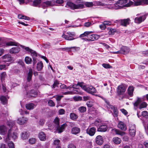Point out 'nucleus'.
Listing matches in <instances>:
<instances>
[{"label": "nucleus", "instance_id": "nucleus-25", "mask_svg": "<svg viewBox=\"0 0 148 148\" xmlns=\"http://www.w3.org/2000/svg\"><path fill=\"white\" fill-rule=\"evenodd\" d=\"M33 74V72L32 69H29L27 77V80L28 82H29L31 80Z\"/></svg>", "mask_w": 148, "mask_h": 148}, {"label": "nucleus", "instance_id": "nucleus-11", "mask_svg": "<svg viewBox=\"0 0 148 148\" xmlns=\"http://www.w3.org/2000/svg\"><path fill=\"white\" fill-rule=\"evenodd\" d=\"M134 87L132 86H130L127 90V92L129 96L132 97L133 96Z\"/></svg>", "mask_w": 148, "mask_h": 148}, {"label": "nucleus", "instance_id": "nucleus-33", "mask_svg": "<svg viewBox=\"0 0 148 148\" xmlns=\"http://www.w3.org/2000/svg\"><path fill=\"white\" fill-rule=\"evenodd\" d=\"M18 18L19 19H23L25 20H29L30 18L29 17L26 16L22 15V14H19L18 15Z\"/></svg>", "mask_w": 148, "mask_h": 148}, {"label": "nucleus", "instance_id": "nucleus-9", "mask_svg": "<svg viewBox=\"0 0 148 148\" xmlns=\"http://www.w3.org/2000/svg\"><path fill=\"white\" fill-rule=\"evenodd\" d=\"M96 128L94 127L88 128L86 130V133L91 136H93L96 132Z\"/></svg>", "mask_w": 148, "mask_h": 148}, {"label": "nucleus", "instance_id": "nucleus-49", "mask_svg": "<svg viewBox=\"0 0 148 148\" xmlns=\"http://www.w3.org/2000/svg\"><path fill=\"white\" fill-rule=\"evenodd\" d=\"M93 6L102 5V3L100 1H95L93 2Z\"/></svg>", "mask_w": 148, "mask_h": 148}, {"label": "nucleus", "instance_id": "nucleus-2", "mask_svg": "<svg viewBox=\"0 0 148 148\" xmlns=\"http://www.w3.org/2000/svg\"><path fill=\"white\" fill-rule=\"evenodd\" d=\"M77 85L79 86L83 89L88 93L93 94L96 92L95 89L92 86H90L87 87L84 85L83 82H78Z\"/></svg>", "mask_w": 148, "mask_h": 148}, {"label": "nucleus", "instance_id": "nucleus-17", "mask_svg": "<svg viewBox=\"0 0 148 148\" xmlns=\"http://www.w3.org/2000/svg\"><path fill=\"white\" fill-rule=\"evenodd\" d=\"M146 18V16L145 15L143 16L139 17H136L134 19L135 23H139L142 21H143Z\"/></svg>", "mask_w": 148, "mask_h": 148}, {"label": "nucleus", "instance_id": "nucleus-18", "mask_svg": "<svg viewBox=\"0 0 148 148\" xmlns=\"http://www.w3.org/2000/svg\"><path fill=\"white\" fill-rule=\"evenodd\" d=\"M88 38H89L88 40H89L93 41L98 39L99 38V36L97 35L93 34L90 35H89L88 36Z\"/></svg>", "mask_w": 148, "mask_h": 148}, {"label": "nucleus", "instance_id": "nucleus-44", "mask_svg": "<svg viewBox=\"0 0 148 148\" xmlns=\"http://www.w3.org/2000/svg\"><path fill=\"white\" fill-rule=\"evenodd\" d=\"M60 87L61 88L63 89H71V88H72V87L69 86L68 87H66V86L64 84H61L60 86Z\"/></svg>", "mask_w": 148, "mask_h": 148}, {"label": "nucleus", "instance_id": "nucleus-42", "mask_svg": "<svg viewBox=\"0 0 148 148\" xmlns=\"http://www.w3.org/2000/svg\"><path fill=\"white\" fill-rule=\"evenodd\" d=\"M147 106V103L145 102H143L140 104L139 108L140 109H141L143 108L146 107Z\"/></svg>", "mask_w": 148, "mask_h": 148}, {"label": "nucleus", "instance_id": "nucleus-5", "mask_svg": "<svg viewBox=\"0 0 148 148\" xmlns=\"http://www.w3.org/2000/svg\"><path fill=\"white\" fill-rule=\"evenodd\" d=\"M126 88L123 85H120L118 86L117 88L116 92L119 95H123L125 92Z\"/></svg>", "mask_w": 148, "mask_h": 148}, {"label": "nucleus", "instance_id": "nucleus-60", "mask_svg": "<svg viewBox=\"0 0 148 148\" xmlns=\"http://www.w3.org/2000/svg\"><path fill=\"white\" fill-rule=\"evenodd\" d=\"M91 98L89 96H85L83 97V100L84 101H87L88 100H91Z\"/></svg>", "mask_w": 148, "mask_h": 148}, {"label": "nucleus", "instance_id": "nucleus-12", "mask_svg": "<svg viewBox=\"0 0 148 148\" xmlns=\"http://www.w3.org/2000/svg\"><path fill=\"white\" fill-rule=\"evenodd\" d=\"M120 49L121 51V54H126L128 53L130 51L129 48L125 46H122Z\"/></svg>", "mask_w": 148, "mask_h": 148}, {"label": "nucleus", "instance_id": "nucleus-51", "mask_svg": "<svg viewBox=\"0 0 148 148\" xmlns=\"http://www.w3.org/2000/svg\"><path fill=\"white\" fill-rule=\"evenodd\" d=\"M136 130H129V132L130 135L132 137L135 136L136 134Z\"/></svg>", "mask_w": 148, "mask_h": 148}, {"label": "nucleus", "instance_id": "nucleus-30", "mask_svg": "<svg viewBox=\"0 0 148 148\" xmlns=\"http://www.w3.org/2000/svg\"><path fill=\"white\" fill-rule=\"evenodd\" d=\"M70 118L72 120H76L78 117V116L74 113H71L70 114Z\"/></svg>", "mask_w": 148, "mask_h": 148}, {"label": "nucleus", "instance_id": "nucleus-59", "mask_svg": "<svg viewBox=\"0 0 148 148\" xmlns=\"http://www.w3.org/2000/svg\"><path fill=\"white\" fill-rule=\"evenodd\" d=\"M45 122V120L41 119H40L38 122V123L39 125H43L44 124Z\"/></svg>", "mask_w": 148, "mask_h": 148}, {"label": "nucleus", "instance_id": "nucleus-15", "mask_svg": "<svg viewBox=\"0 0 148 148\" xmlns=\"http://www.w3.org/2000/svg\"><path fill=\"white\" fill-rule=\"evenodd\" d=\"M80 131L81 130L79 128L75 127L72 129L71 133L73 134L77 135L79 134Z\"/></svg>", "mask_w": 148, "mask_h": 148}, {"label": "nucleus", "instance_id": "nucleus-19", "mask_svg": "<svg viewBox=\"0 0 148 148\" xmlns=\"http://www.w3.org/2000/svg\"><path fill=\"white\" fill-rule=\"evenodd\" d=\"M118 127L123 130L125 131L126 130L125 124L123 122H119L118 124Z\"/></svg>", "mask_w": 148, "mask_h": 148}, {"label": "nucleus", "instance_id": "nucleus-56", "mask_svg": "<svg viewBox=\"0 0 148 148\" xmlns=\"http://www.w3.org/2000/svg\"><path fill=\"white\" fill-rule=\"evenodd\" d=\"M142 115L146 118L148 117V112L147 111H144L142 112Z\"/></svg>", "mask_w": 148, "mask_h": 148}, {"label": "nucleus", "instance_id": "nucleus-26", "mask_svg": "<svg viewBox=\"0 0 148 148\" xmlns=\"http://www.w3.org/2000/svg\"><path fill=\"white\" fill-rule=\"evenodd\" d=\"M141 102V99L140 98L138 97L137 101L134 103V109L136 110L137 107L140 104Z\"/></svg>", "mask_w": 148, "mask_h": 148}, {"label": "nucleus", "instance_id": "nucleus-62", "mask_svg": "<svg viewBox=\"0 0 148 148\" xmlns=\"http://www.w3.org/2000/svg\"><path fill=\"white\" fill-rule=\"evenodd\" d=\"M65 111L63 109H60L59 111V114L62 115L64 114L65 113Z\"/></svg>", "mask_w": 148, "mask_h": 148}, {"label": "nucleus", "instance_id": "nucleus-4", "mask_svg": "<svg viewBox=\"0 0 148 148\" xmlns=\"http://www.w3.org/2000/svg\"><path fill=\"white\" fill-rule=\"evenodd\" d=\"M66 34V35L63 34L62 35V37L66 40H73L75 39L73 37L75 36L74 32H67Z\"/></svg>", "mask_w": 148, "mask_h": 148}, {"label": "nucleus", "instance_id": "nucleus-47", "mask_svg": "<svg viewBox=\"0 0 148 148\" xmlns=\"http://www.w3.org/2000/svg\"><path fill=\"white\" fill-rule=\"evenodd\" d=\"M29 141V143L31 144H33L35 143L36 141V139L35 138H30Z\"/></svg>", "mask_w": 148, "mask_h": 148}, {"label": "nucleus", "instance_id": "nucleus-20", "mask_svg": "<svg viewBox=\"0 0 148 148\" xmlns=\"http://www.w3.org/2000/svg\"><path fill=\"white\" fill-rule=\"evenodd\" d=\"M67 124L66 123L63 124L60 127H57L56 128L57 130L58 131V133H61L64 130L65 128L67 126Z\"/></svg>", "mask_w": 148, "mask_h": 148}, {"label": "nucleus", "instance_id": "nucleus-46", "mask_svg": "<svg viewBox=\"0 0 148 148\" xmlns=\"http://www.w3.org/2000/svg\"><path fill=\"white\" fill-rule=\"evenodd\" d=\"M129 130H136V125L134 124H130L129 125Z\"/></svg>", "mask_w": 148, "mask_h": 148}, {"label": "nucleus", "instance_id": "nucleus-14", "mask_svg": "<svg viewBox=\"0 0 148 148\" xmlns=\"http://www.w3.org/2000/svg\"><path fill=\"white\" fill-rule=\"evenodd\" d=\"M27 121V119L26 118L23 117L18 118L17 120V123L20 125H23Z\"/></svg>", "mask_w": 148, "mask_h": 148}, {"label": "nucleus", "instance_id": "nucleus-23", "mask_svg": "<svg viewBox=\"0 0 148 148\" xmlns=\"http://www.w3.org/2000/svg\"><path fill=\"white\" fill-rule=\"evenodd\" d=\"M38 137L41 140L44 141L46 140V135L44 132H40L39 134Z\"/></svg>", "mask_w": 148, "mask_h": 148}, {"label": "nucleus", "instance_id": "nucleus-24", "mask_svg": "<svg viewBox=\"0 0 148 148\" xmlns=\"http://www.w3.org/2000/svg\"><path fill=\"white\" fill-rule=\"evenodd\" d=\"M130 19L127 18L120 20L121 25L124 26H126L129 23Z\"/></svg>", "mask_w": 148, "mask_h": 148}, {"label": "nucleus", "instance_id": "nucleus-6", "mask_svg": "<svg viewBox=\"0 0 148 148\" xmlns=\"http://www.w3.org/2000/svg\"><path fill=\"white\" fill-rule=\"evenodd\" d=\"M17 137V134L13 131V128H11L8 131V139L12 138L13 139H15Z\"/></svg>", "mask_w": 148, "mask_h": 148}, {"label": "nucleus", "instance_id": "nucleus-1", "mask_svg": "<svg viewBox=\"0 0 148 148\" xmlns=\"http://www.w3.org/2000/svg\"><path fill=\"white\" fill-rule=\"evenodd\" d=\"M134 2L131 1H129L127 3V0H119L116 4H112L109 6V8L117 10L121 8V6L129 7L133 5Z\"/></svg>", "mask_w": 148, "mask_h": 148}, {"label": "nucleus", "instance_id": "nucleus-43", "mask_svg": "<svg viewBox=\"0 0 148 148\" xmlns=\"http://www.w3.org/2000/svg\"><path fill=\"white\" fill-rule=\"evenodd\" d=\"M94 101L93 100H91L89 101H88L86 103V104L87 106L88 107L91 108L93 106V103Z\"/></svg>", "mask_w": 148, "mask_h": 148}, {"label": "nucleus", "instance_id": "nucleus-40", "mask_svg": "<svg viewBox=\"0 0 148 148\" xmlns=\"http://www.w3.org/2000/svg\"><path fill=\"white\" fill-rule=\"evenodd\" d=\"M84 4L87 7H91L94 6L92 2H86L84 3Z\"/></svg>", "mask_w": 148, "mask_h": 148}, {"label": "nucleus", "instance_id": "nucleus-7", "mask_svg": "<svg viewBox=\"0 0 148 148\" xmlns=\"http://www.w3.org/2000/svg\"><path fill=\"white\" fill-rule=\"evenodd\" d=\"M108 127L106 124L105 123H101L98 128L97 130L99 132H105L107 131Z\"/></svg>", "mask_w": 148, "mask_h": 148}, {"label": "nucleus", "instance_id": "nucleus-61", "mask_svg": "<svg viewBox=\"0 0 148 148\" xmlns=\"http://www.w3.org/2000/svg\"><path fill=\"white\" fill-rule=\"evenodd\" d=\"M54 97H56V100L57 101H60L61 98L63 97V95H56Z\"/></svg>", "mask_w": 148, "mask_h": 148}, {"label": "nucleus", "instance_id": "nucleus-31", "mask_svg": "<svg viewBox=\"0 0 148 148\" xmlns=\"http://www.w3.org/2000/svg\"><path fill=\"white\" fill-rule=\"evenodd\" d=\"M0 100L2 103L4 105L6 104L7 103V99L6 97L2 96L0 97Z\"/></svg>", "mask_w": 148, "mask_h": 148}, {"label": "nucleus", "instance_id": "nucleus-45", "mask_svg": "<svg viewBox=\"0 0 148 148\" xmlns=\"http://www.w3.org/2000/svg\"><path fill=\"white\" fill-rule=\"evenodd\" d=\"M79 111L81 113H84L86 110V107L84 106H81L78 108Z\"/></svg>", "mask_w": 148, "mask_h": 148}, {"label": "nucleus", "instance_id": "nucleus-48", "mask_svg": "<svg viewBox=\"0 0 148 148\" xmlns=\"http://www.w3.org/2000/svg\"><path fill=\"white\" fill-rule=\"evenodd\" d=\"M7 45L9 46H18V43L10 41L7 42Z\"/></svg>", "mask_w": 148, "mask_h": 148}, {"label": "nucleus", "instance_id": "nucleus-13", "mask_svg": "<svg viewBox=\"0 0 148 148\" xmlns=\"http://www.w3.org/2000/svg\"><path fill=\"white\" fill-rule=\"evenodd\" d=\"M4 62H10L12 60V58L9 54H6L2 57Z\"/></svg>", "mask_w": 148, "mask_h": 148}, {"label": "nucleus", "instance_id": "nucleus-21", "mask_svg": "<svg viewBox=\"0 0 148 148\" xmlns=\"http://www.w3.org/2000/svg\"><path fill=\"white\" fill-rule=\"evenodd\" d=\"M20 50V48L18 47H14L10 49V52L11 53L15 54L18 53Z\"/></svg>", "mask_w": 148, "mask_h": 148}, {"label": "nucleus", "instance_id": "nucleus-29", "mask_svg": "<svg viewBox=\"0 0 148 148\" xmlns=\"http://www.w3.org/2000/svg\"><path fill=\"white\" fill-rule=\"evenodd\" d=\"M26 108L28 110H31L33 109L35 107V105L33 103H29L27 104L25 106Z\"/></svg>", "mask_w": 148, "mask_h": 148}, {"label": "nucleus", "instance_id": "nucleus-16", "mask_svg": "<svg viewBox=\"0 0 148 148\" xmlns=\"http://www.w3.org/2000/svg\"><path fill=\"white\" fill-rule=\"evenodd\" d=\"M29 134L28 132L25 131L22 132L21 134V137L23 140L27 139L29 137Z\"/></svg>", "mask_w": 148, "mask_h": 148}, {"label": "nucleus", "instance_id": "nucleus-8", "mask_svg": "<svg viewBox=\"0 0 148 148\" xmlns=\"http://www.w3.org/2000/svg\"><path fill=\"white\" fill-rule=\"evenodd\" d=\"M134 2L135 6L148 4V0H134Z\"/></svg>", "mask_w": 148, "mask_h": 148}, {"label": "nucleus", "instance_id": "nucleus-41", "mask_svg": "<svg viewBox=\"0 0 148 148\" xmlns=\"http://www.w3.org/2000/svg\"><path fill=\"white\" fill-rule=\"evenodd\" d=\"M99 97L101 98L102 99H103L104 100V101H105V102L107 104V107L108 108H110V106H112L110 104L109 102V101L108 100H107L106 99H105L104 98H103L102 97H101V96H99Z\"/></svg>", "mask_w": 148, "mask_h": 148}, {"label": "nucleus", "instance_id": "nucleus-50", "mask_svg": "<svg viewBox=\"0 0 148 148\" xmlns=\"http://www.w3.org/2000/svg\"><path fill=\"white\" fill-rule=\"evenodd\" d=\"M73 99L75 101H79L82 100V97L80 96H75L73 97Z\"/></svg>", "mask_w": 148, "mask_h": 148}, {"label": "nucleus", "instance_id": "nucleus-36", "mask_svg": "<svg viewBox=\"0 0 148 148\" xmlns=\"http://www.w3.org/2000/svg\"><path fill=\"white\" fill-rule=\"evenodd\" d=\"M43 67V64L42 62H38L37 64V69L38 71L41 70Z\"/></svg>", "mask_w": 148, "mask_h": 148}, {"label": "nucleus", "instance_id": "nucleus-37", "mask_svg": "<svg viewBox=\"0 0 148 148\" xmlns=\"http://www.w3.org/2000/svg\"><path fill=\"white\" fill-rule=\"evenodd\" d=\"M41 3V0H34L33 3V5L34 6H37L39 5Z\"/></svg>", "mask_w": 148, "mask_h": 148}, {"label": "nucleus", "instance_id": "nucleus-53", "mask_svg": "<svg viewBox=\"0 0 148 148\" xmlns=\"http://www.w3.org/2000/svg\"><path fill=\"white\" fill-rule=\"evenodd\" d=\"M48 104L50 106L53 107L55 106V104L54 102L52 100H49L48 101Z\"/></svg>", "mask_w": 148, "mask_h": 148}, {"label": "nucleus", "instance_id": "nucleus-54", "mask_svg": "<svg viewBox=\"0 0 148 148\" xmlns=\"http://www.w3.org/2000/svg\"><path fill=\"white\" fill-rule=\"evenodd\" d=\"M30 53L32 56L33 58V57L36 58L37 56V54L35 51L32 50V51L30 52Z\"/></svg>", "mask_w": 148, "mask_h": 148}, {"label": "nucleus", "instance_id": "nucleus-57", "mask_svg": "<svg viewBox=\"0 0 148 148\" xmlns=\"http://www.w3.org/2000/svg\"><path fill=\"white\" fill-rule=\"evenodd\" d=\"M8 145L10 148H14V143L12 142H9L8 143Z\"/></svg>", "mask_w": 148, "mask_h": 148}, {"label": "nucleus", "instance_id": "nucleus-38", "mask_svg": "<svg viewBox=\"0 0 148 148\" xmlns=\"http://www.w3.org/2000/svg\"><path fill=\"white\" fill-rule=\"evenodd\" d=\"M115 132L116 134L119 135L121 136H123L125 134V132L117 129L115 130Z\"/></svg>", "mask_w": 148, "mask_h": 148}, {"label": "nucleus", "instance_id": "nucleus-34", "mask_svg": "<svg viewBox=\"0 0 148 148\" xmlns=\"http://www.w3.org/2000/svg\"><path fill=\"white\" fill-rule=\"evenodd\" d=\"M113 140L115 143L116 144L120 143L121 141V138L117 137L114 138L113 139Z\"/></svg>", "mask_w": 148, "mask_h": 148}, {"label": "nucleus", "instance_id": "nucleus-64", "mask_svg": "<svg viewBox=\"0 0 148 148\" xmlns=\"http://www.w3.org/2000/svg\"><path fill=\"white\" fill-rule=\"evenodd\" d=\"M99 27L102 30L106 28V26L103 23L99 26Z\"/></svg>", "mask_w": 148, "mask_h": 148}, {"label": "nucleus", "instance_id": "nucleus-52", "mask_svg": "<svg viewBox=\"0 0 148 148\" xmlns=\"http://www.w3.org/2000/svg\"><path fill=\"white\" fill-rule=\"evenodd\" d=\"M6 73L5 72H3L1 74L0 76V78H1L2 81L4 80L6 76Z\"/></svg>", "mask_w": 148, "mask_h": 148}, {"label": "nucleus", "instance_id": "nucleus-22", "mask_svg": "<svg viewBox=\"0 0 148 148\" xmlns=\"http://www.w3.org/2000/svg\"><path fill=\"white\" fill-rule=\"evenodd\" d=\"M7 131V128L4 125H2L0 126V134L4 135L6 133Z\"/></svg>", "mask_w": 148, "mask_h": 148}, {"label": "nucleus", "instance_id": "nucleus-10", "mask_svg": "<svg viewBox=\"0 0 148 148\" xmlns=\"http://www.w3.org/2000/svg\"><path fill=\"white\" fill-rule=\"evenodd\" d=\"M95 142L99 145H101L103 142L102 136L100 135L97 136L95 138Z\"/></svg>", "mask_w": 148, "mask_h": 148}, {"label": "nucleus", "instance_id": "nucleus-63", "mask_svg": "<svg viewBox=\"0 0 148 148\" xmlns=\"http://www.w3.org/2000/svg\"><path fill=\"white\" fill-rule=\"evenodd\" d=\"M7 65L5 64H0V69L2 70L5 69Z\"/></svg>", "mask_w": 148, "mask_h": 148}, {"label": "nucleus", "instance_id": "nucleus-55", "mask_svg": "<svg viewBox=\"0 0 148 148\" xmlns=\"http://www.w3.org/2000/svg\"><path fill=\"white\" fill-rule=\"evenodd\" d=\"M101 123V121L100 120H99L98 121H96L94 122V124L97 127L98 126L99 127Z\"/></svg>", "mask_w": 148, "mask_h": 148}, {"label": "nucleus", "instance_id": "nucleus-32", "mask_svg": "<svg viewBox=\"0 0 148 148\" xmlns=\"http://www.w3.org/2000/svg\"><path fill=\"white\" fill-rule=\"evenodd\" d=\"M92 32H85L84 33L81 34L79 37L80 38H83L85 36H87L88 37V36Z\"/></svg>", "mask_w": 148, "mask_h": 148}, {"label": "nucleus", "instance_id": "nucleus-28", "mask_svg": "<svg viewBox=\"0 0 148 148\" xmlns=\"http://www.w3.org/2000/svg\"><path fill=\"white\" fill-rule=\"evenodd\" d=\"M110 108L113 110L114 112V116H117L118 115V112L116 108L115 107L113 106H110Z\"/></svg>", "mask_w": 148, "mask_h": 148}, {"label": "nucleus", "instance_id": "nucleus-58", "mask_svg": "<svg viewBox=\"0 0 148 148\" xmlns=\"http://www.w3.org/2000/svg\"><path fill=\"white\" fill-rule=\"evenodd\" d=\"M102 65L103 67L106 69L110 68L112 67V66L109 64H103Z\"/></svg>", "mask_w": 148, "mask_h": 148}, {"label": "nucleus", "instance_id": "nucleus-39", "mask_svg": "<svg viewBox=\"0 0 148 148\" xmlns=\"http://www.w3.org/2000/svg\"><path fill=\"white\" fill-rule=\"evenodd\" d=\"M25 61L27 64H30L32 62V59L29 57L27 56L25 58Z\"/></svg>", "mask_w": 148, "mask_h": 148}, {"label": "nucleus", "instance_id": "nucleus-27", "mask_svg": "<svg viewBox=\"0 0 148 148\" xmlns=\"http://www.w3.org/2000/svg\"><path fill=\"white\" fill-rule=\"evenodd\" d=\"M52 2L51 1H47L43 2L42 4V6L43 8L45 7L48 6H51L52 5Z\"/></svg>", "mask_w": 148, "mask_h": 148}, {"label": "nucleus", "instance_id": "nucleus-3", "mask_svg": "<svg viewBox=\"0 0 148 148\" xmlns=\"http://www.w3.org/2000/svg\"><path fill=\"white\" fill-rule=\"evenodd\" d=\"M68 6L72 9H80L84 7V4L81 3L78 4H75L73 3L69 2L67 3Z\"/></svg>", "mask_w": 148, "mask_h": 148}, {"label": "nucleus", "instance_id": "nucleus-35", "mask_svg": "<svg viewBox=\"0 0 148 148\" xmlns=\"http://www.w3.org/2000/svg\"><path fill=\"white\" fill-rule=\"evenodd\" d=\"M53 122L55 124L56 128L60 126L59 119V118L56 117L54 120Z\"/></svg>", "mask_w": 148, "mask_h": 148}]
</instances>
